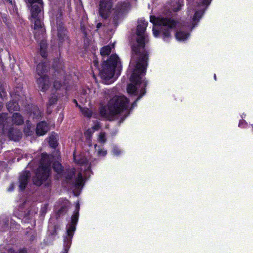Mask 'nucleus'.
I'll return each instance as SVG.
<instances>
[{"mask_svg": "<svg viewBox=\"0 0 253 253\" xmlns=\"http://www.w3.org/2000/svg\"><path fill=\"white\" fill-rule=\"evenodd\" d=\"M122 153V151L120 149H119L117 147L115 146L113 148L112 153L114 156H118L120 154H121Z\"/></svg>", "mask_w": 253, "mask_h": 253, "instance_id": "a878e982", "label": "nucleus"}, {"mask_svg": "<svg viewBox=\"0 0 253 253\" xmlns=\"http://www.w3.org/2000/svg\"><path fill=\"white\" fill-rule=\"evenodd\" d=\"M122 65L116 54H112L109 59L104 61L99 75L103 82L107 84L113 83L121 74Z\"/></svg>", "mask_w": 253, "mask_h": 253, "instance_id": "7ed1b4c3", "label": "nucleus"}, {"mask_svg": "<svg viewBox=\"0 0 253 253\" xmlns=\"http://www.w3.org/2000/svg\"><path fill=\"white\" fill-rule=\"evenodd\" d=\"M248 124L244 120H241L239 123V126L240 127H246Z\"/></svg>", "mask_w": 253, "mask_h": 253, "instance_id": "c756f323", "label": "nucleus"}, {"mask_svg": "<svg viewBox=\"0 0 253 253\" xmlns=\"http://www.w3.org/2000/svg\"><path fill=\"white\" fill-rule=\"evenodd\" d=\"M7 0L9 1L10 3L12 2V0Z\"/></svg>", "mask_w": 253, "mask_h": 253, "instance_id": "a19ab883", "label": "nucleus"}, {"mask_svg": "<svg viewBox=\"0 0 253 253\" xmlns=\"http://www.w3.org/2000/svg\"><path fill=\"white\" fill-rule=\"evenodd\" d=\"M18 253H27V251L25 249L20 250Z\"/></svg>", "mask_w": 253, "mask_h": 253, "instance_id": "473e14b6", "label": "nucleus"}, {"mask_svg": "<svg viewBox=\"0 0 253 253\" xmlns=\"http://www.w3.org/2000/svg\"><path fill=\"white\" fill-rule=\"evenodd\" d=\"M57 101V96L56 94H52L49 98L48 102L47 104L48 111L50 112V107L52 105L55 104Z\"/></svg>", "mask_w": 253, "mask_h": 253, "instance_id": "4be33fe9", "label": "nucleus"}, {"mask_svg": "<svg viewBox=\"0 0 253 253\" xmlns=\"http://www.w3.org/2000/svg\"><path fill=\"white\" fill-rule=\"evenodd\" d=\"M183 5V0H174L171 3V8L173 11H178Z\"/></svg>", "mask_w": 253, "mask_h": 253, "instance_id": "a211bd4d", "label": "nucleus"}, {"mask_svg": "<svg viewBox=\"0 0 253 253\" xmlns=\"http://www.w3.org/2000/svg\"><path fill=\"white\" fill-rule=\"evenodd\" d=\"M113 89H105L103 90V93L104 95H106V96H108L109 97H110V95L112 94L113 93Z\"/></svg>", "mask_w": 253, "mask_h": 253, "instance_id": "c85d7f7f", "label": "nucleus"}, {"mask_svg": "<svg viewBox=\"0 0 253 253\" xmlns=\"http://www.w3.org/2000/svg\"><path fill=\"white\" fill-rule=\"evenodd\" d=\"M214 79L215 81L216 80V76L215 74H214Z\"/></svg>", "mask_w": 253, "mask_h": 253, "instance_id": "58836bf2", "label": "nucleus"}, {"mask_svg": "<svg viewBox=\"0 0 253 253\" xmlns=\"http://www.w3.org/2000/svg\"><path fill=\"white\" fill-rule=\"evenodd\" d=\"M74 160L75 162L81 167L80 170L78 172L77 176H76L75 169L63 172L62 167L58 162H55L53 164V169L58 175V178L63 176L67 180H69L74 177L75 178L73 181V186L76 190H80L84 185V180L87 179L90 175V165L88 161L83 155L78 156L74 153Z\"/></svg>", "mask_w": 253, "mask_h": 253, "instance_id": "f03ea898", "label": "nucleus"}, {"mask_svg": "<svg viewBox=\"0 0 253 253\" xmlns=\"http://www.w3.org/2000/svg\"><path fill=\"white\" fill-rule=\"evenodd\" d=\"M114 43L107 45L102 47L100 49V54L102 56H108L114 50Z\"/></svg>", "mask_w": 253, "mask_h": 253, "instance_id": "dca6fc26", "label": "nucleus"}, {"mask_svg": "<svg viewBox=\"0 0 253 253\" xmlns=\"http://www.w3.org/2000/svg\"><path fill=\"white\" fill-rule=\"evenodd\" d=\"M7 114L3 113L0 115V125L6 123V125H8L9 122L12 121V122L14 124L17 125H20L23 124V119L22 117L19 114L16 113H14L12 119L9 117H7Z\"/></svg>", "mask_w": 253, "mask_h": 253, "instance_id": "9d476101", "label": "nucleus"}, {"mask_svg": "<svg viewBox=\"0 0 253 253\" xmlns=\"http://www.w3.org/2000/svg\"><path fill=\"white\" fill-rule=\"evenodd\" d=\"M66 207L65 206H62L57 212V214L59 215H60L62 213L66 212Z\"/></svg>", "mask_w": 253, "mask_h": 253, "instance_id": "7c9ffc66", "label": "nucleus"}, {"mask_svg": "<svg viewBox=\"0 0 253 253\" xmlns=\"http://www.w3.org/2000/svg\"><path fill=\"white\" fill-rule=\"evenodd\" d=\"M1 125V130L3 133L7 134L11 140L15 141L19 140L21 136V133L19 130L14 128H9L11 125H6V123Z\"/></svg>", "mask_w": 253, "mask_h": 253, "instance_id": "9b49d317", "label": "nucleus"}, {"mask_svg": "<svg viewBox=\"0 0 253 253\" xmlns=\"http://www.w3.org/2000/svg\"><path fill=\"white\" fill-rule=\"evenodd\" d=\"M58 136L57 134H52L49 136V143L52 148H55L57 145Z\"/></svg>", "mask_w": 253, "mask_h": 253, "instance_id": "412c9836", "label": "nucleus"}, {"mask_svg": "<svg viewBox=\"0 0 253 253\" xmlns=\"http://www.w3.org/2000/svg\"><path fill=\"white\" fill-rule=\"evenodd\" d=\"M46 47V43L42 41L40 43V53H41V55L43 57H45L46 56V51H45Z\"/></svg>", "mask_w": 253, "mask_h": 253, "instance_id": "b1692460", "label": "nucleus"}, {"mask_svg": "<svg viewBox=\"0 0 253 253\" xmlns=\"http://www.w3.org/2000/svg\"><path fill=\"white\" fill-rule=\"evenodd\" d=\"M100 127V125L98 122L94 125V126L88 129L84 133L86 139V143L89 145V146H91V136L92 134L95 131L97 130Z\"/></svg>", "mask_w": 253, "mask_h": 253, "instance_id": "2eb2a0df", "label": "nucleus"}, {"mask_svg": "<svg viewBox=\"0 0 253 253\" xmlns=\"http://www.w3.org/2000/svg\"><path fill=\"white\" fill-rule=\"evenodd\" d=\"M61 15V13L58 12L56 16H53L51 20L52 34L53 36L57 37L59 46L63 43H69L67 32L63 26Z\"/></svg>", "mask_w": 253, "mask_h": 253, "instance_id": "423d86ee", "label": "nucleus"}, {"mask_svg": "<svg viewBox=\"0 0 253 253\" xmlns=\"http://www.w3.org/2000/svg\"><path fill=\"white\" fill-rule=\"evenodd\" d=\"M7 108L9 112L18 110L19 106L16 100L12 101L8 103L7 105Z\"/></svg>", "mask_w": 253, "mask_h": 253, "instance_id": "aec40b11", "label": "nucleus"}, {"mask_svg": "<svg viewBox=\"0 0 253 253\" xmlns=\"http://www.w3.org/2000/svg\"><path fill=\"white\" fill-rule=\"evenodd\" d=\"M31 4V21L34 23V32L35 37L38 40L43 38L45 29L42 21V9L43 2L42 0H28Z\"/></svg>", "mask_w": 253, "mask_h": 253, "instance_id": "20e7f679", "label": "nucleus"}, {"mask_svg": "<svg viewBox=\"0 0 253 253\" xmlns=\"http://www.w3.org/2000/svg\"><path fill=\"white\" fill-rule=\"evenodd\" d=\"M30 116L33 119H38L41 115V112L37 106L33 105L29 112Z\"/></svg>", "mask_w": 253, "mask_h": 253, "instance_id": "f3484780", "label": "nucleus"}, {"mask_svg": "<svg viewBox=\"0 0 253 253\" xmlns=\"http://www.w3.org/2000/svg\"><path fill=\"white\" fill-rule=\"evenodd\" d=\"M147 25L148 23L143 18L138 20L137 45L132 47L133 53L129 65V69L132 72L130 78L131 83L128 85L127 91L128 94L138 97L130 108L128 99L125 96H114L106 106L101 105L100 107V115L104 118L111 120L120 118L124 120L128 115L130 109L136 105V102L145 94L147 82L143 76L147 66L148 53L145 49V44L148 42L147 35L145 34Z\"/></svg>", "mask_w": 253, "mask_h": 253, "instance_id": "f257e3e1", "label": "nucleus"}, {"mask_svg": "<svg viewBox=\"0 0 253 253\" xmlns=\"http://www.w3.org/2000/svg\"><path fill=\"white\" fill-rule=\"evenodd\" d=\"M79 203H76V210L71 217V222L66 226V232L64 236L63 251L62 253H68L71 243L73 236L76 230V226L79 218Z\"/></svg>", "mask_w": 253, "mask_h": 253, "instance_id": "0eeeda50", "label": "nucleus"}, {"mask_svg": "<svg viewBox=\"0 0 253 253\" xmlns=\"http://www.w3.org/2000/svg\"><path fill=\"white\" fill-rule=\"evenodd\" d=\"M30 175V172L28 171H25L21 173L19 179L20 190H23L25 188Z\"/></svg>", "mask_w": 253, "mask_h": 253, "instance_id": "ddd939ff", "label": "nucleus"}, {"mask_svg": "<svg viewBox=\"0 0 253 253\" xmlns=\"http://www.w3.org/2000/svg\"><path fill=\"white\" fill-rule=\"evenodd\" d=\"M93 65L96 68H98V60L96 59V58H94V60H93Z\"/></svg>", "mask_w": 253, "mask_h": 253, "instance_id": "2f4dec72", "label": "nucleus"}, {"mask_svg": "<svg viewBox=\"0 0 253 253\" xmlns=\"http://www.w3.org/2000/svg\"><path fill=\"white\" fill-rule=\"evenodd\" d=\"M5 95L3 84L0 82V97L3 98Z\"/></svg>", "mask_w": 253, "mask_h": 253, "instance_id": "cd10ccee", "label": "nucleus"}, {"mask_svg": "<svg viewBox=\"0 0 253 253\" xmlns=\"http://www.w3.org/2000/svg\"><path fill=\"white\" fill-rule=\"evenodd\" d=\"M49 130V127L45 122H42L37 125L36 133L37 135L42 136L44 135Z\"/></svg>", "mask_w": 253, "mask_h": 253, "instance_id": "4468645a", "label": "nucleus"}, {"mask_svg": "<svg viewBox=\"0 0 253 253\" xmlns=\"http://www.w3.org/2000/svg\"><path fill=\"white\" fill-rule=\"evenodd\" d=\"M13 188H14L13 185L11 184L10 185L9 188L8 189V191H11L12 190H13Z\"/></svg>", "mask_w": 253, "mask_h": 253, "instance_id": "72a5a7b5", "label": "nucleus"}, {"mask_svg": "<svg viewBox=\"0 0 253 253\" xmlns=\"http://www.w3.org/2000/svg\"><path fill=\"white\" fill-rule=\"evenodd\" d=\"M53 42H54V40H52V41H51L52 43Z\"/></svg>", "mask_w": 253, "mask_h": 253, "instance_id": "79ce46f5", "label": "nucleus"}, {"mask_svg": "<svg viewBox=\"0 0 253 253\" xmlns=\"http://www.w3.org/2000/svg\"><path fill=\"white\" fill-rule=\"evenodd\" d=\"M74 102L76 103V105H77V106H78V104L77 101V100H74Z\"/></svg>", "mask_w": 253, "mask_h": 253, "instance_id": "c9c22d12", "label": "nucleus"}, {"mask_svg": "<svg viewBox=\"0 0 253 253\" xmlns=\"http://www.w3.org/2000/svg\"><path fill=\"white\" fill-rule=\"evenodd\" d=\"M129 6V4L127 2H119L115 8H114L112 0H100L99 12L102 18L106 19L110 16L112 11H114L116 13L122 12L127 10Z\"/></svg>", "mask_w": 253, "mask_h": 253, "instance_id": "6e6552de", "label": "nucleus"}, {"mask_svg": "<svg viewBox=\"0 0 253 253\" xmlns=\"http://www.w3.org/2000/svg\"><path fill=\"white\" fill-rule=\"evenodd\" d=\"M60 116L61 117V120H62V119L63 118V115L62 114H60Z\"/></svg>", "mask_w": 253, "mask_h": 253, "instance_id": "e433bc0d", "label": "nucleus"}, {"mask_svg": "<svg viewBox=\"0 0 253 253\" xmlns=\"http://www.w3.org/2000/svg\"><path fill=\"white\" fill-rule=\"evenodd\" d=\"M101 23H98L97 24V28H99L100 27V26H101Z\"/></svg>", "mask_w": 253, "mask_h": 253, "instance_id": "f704fd0d", "label": "nucleus"}, {"mask_svg": "<svg viewBox=\"0 0 253 253\" xmlns=\"http://www.w3.org/2000/svg\"><path fill=\"white\" fill-rule=\"evenodd\" d=\"M56 155H57V157H58V156H59V155L58 154V151H56Z\"/></svg>", "mask_w": 253, "mask_h": 253, "instance_id": "ea45409f", "label": "nucleus"}, {"mask_svg": "<svg viewBox=\"0 0 253 253\" xmlns=\"http://www.w3.org/2000/svg\"><path fill=\"white\" fill-rule=\"evenodd\" d=\"M46 70V66L42 62L39 63L37 65V73L40 77L37 79V82L39 89L43 91L47 90L50 85L48 77L43 75L44 73Z\"/></svg>", "mask_w": 253, "mask_h": 253, "instance_id": "1a4fd4ad", "label": "nucleus"}, {"mask_svg": "<svg viewBox=\"0 0 253 253\" xmlns=\"http://www.w3.org/2000/svg\"><path fill=\"white\" fill-rule=\"evenodd\" d=\"M3 106V104L1 103H0V109Z\"/></svg>", "mask_w": 253, "mask_h": 253, "instance_id": "4c0bfd02", "label": "nucleus"}, {"mask_svg": "<svg viewBox=\"0 0 253 253\" xmlns=\"http://www.w3.org/2000/svg\"><path fill=\"white\" fill-rule=\"evenodd\" d=\"M55 63L56 61H54L53 66L55 68V72L54 73V76L55 78H57V79H55L54 81L53 86L55 89H56V90H58L61 86V84L60 82H59L58 81V79L59 78L61 79L63 78L64 76L65 72L63 69H62V66L61 65V64H60V65L61 66V69H59L55 66Z\"/></svg>", "mask_w": 253, "mask_h": 253, "instance_id": "f8f14e48", "label": "nucleus"}, {"mask_svg": "<svg viewBox=\"0 0 253 253\" xmlns=\"http://www.w3.org/2000/svg\"><path fill=\"white\" fill-rule=\"evenodd\" d=\"M79 107L84 116L90 118L92 116V112L89 109L86 108H82L80 106H79Z\"/></svg>", "mask_w": 253, "mask_h": 253, "instance_id": "5701e85b", "label": "nucleus"}, {"mask_svg": "<svg viewBox=\"0 0 253 253\" xmlns=\"http://www.w3.org/2000/svg\"><path fill=\"white\" fill-rule=\"evenodd\" d=\"M91 93L90 89L89 88H86L84 89L82 92V96L80 98V100L82 102H84L86 101V99L91 96L90 95Z\"/></svg>", "mask_w": 253, "mask_h": 253, "instance_id": "6ab92c4d", "label": "nucleus"}, {"mask_svg": "<svg viewBox=\"0 0 253 253\" xmlns=\"http://www.w3.org/2000/svg\"><path fill=\"white\" fill-rule=\"evenodd\" d=\"M94 149H95L96 151H97V154L99 156H105L107 154V152L105 150H101V149H97V145L96 144L94 145Z\"/></svg>", "mask_w": 253, "mask_h": 253, "instance_id": "393cba45", "label": "nucleus"}, {"mask_svg": "<svg viewBox=\"0 0 253 253\" xmlns=\"http://www.w3.org/2000/svg\"><path fill=\"white\" fill-rule=\"evenodd\" d=\"M51 157L46 154H42L39 167L33 179L34 184L40 186L47 180L51 171Z\"/></svg>", "mask_w": 253, "mask_h": 253, "instance_id": "39448f33", "label": "nucleus"}, {"mask_svg": "<svg viewBox=\"0 0 253 253\" xmlns=\"http://www.w3.org/2000/svg\"><path fill=\"white\" fill-rule=\"evenodd\" d=\"M98 140L100 143H105L106 141L105 134L103 132H101L99 135Z\"/></svg>", "mask_w": 253, "mask_h": 253, "instance_id": "bb28decb", "label": "nucleus"}]
</instances>
